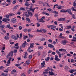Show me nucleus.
<instances>
[{"label":"nucleus","mask_w":76,"mask_h":76,"mask_svg":"<svg viewBox=\"0 0 76 76\" xmlns=\"http://www.w3.org/2000/svg\"><path fill=\"white\" fill-rule=\"evenodd\" d=\"M13 51H11L9 53V54L7 56V58H9L10 56V57H12V56H13Z\"/></svg>","instance_id":"1"},{"label":"nucleus","mask_w":76,"mask_h":76,"mask_svg":"<svg viewBox=\"0 0 76 76\" xmlns=\"http://www.w3.org/2000/svg\"><path fill=\"white\" fill-rule=\"evenodd\" d=\"M2 21L3 22H6L7 23H9L7 21H9V22L10 21V19L9 18H4L2 20Z\"/></svg>","instance_id":"2"},{"label":"nucleus","mask_w":76,"mask_h":76,"mask_svg":"<svg viewBox=\"0 0 76 76\" xmlns=\"http://www.w3.org/2000/svg\"><path fill=\"white\" fill-rule=\"evenodd\" d=\"M66 12H68L69 15H72V10L70 9H67L66 11Z\"/></svg>","instance_id":"3"},{"label":"nucleus","mask_w":76,"mask_h":76,"mask_svg":"<svg viewBox=\"0 0 76 76\" xmlns=\"http://www.w3.org/2000/svg\"><path fill=\"white\" fill-rule=\"evenodd\" d=\"M28 44V43L26 42V41H24V42L23 43L21 47H23V48H25V46H26V45Z\"/></svg>","instance_id":"4"},{"label":"nucleus","mask_w":76,"mask_h":76,"mask_svg":"<svg viewBox=\"0 0 76 76\" xmlns=\"http://www.w3.org/2000/svg\"><path fill=\"white\" fill-rule=\"evenodd\" d=\"M55 60L57 61H59L60 60V59L58 58V56L57 55H55Z\"/></svg>","instance_id":"5"},{"label":"nucleus","mask_w":76,"mask_h":76,"mask_svg":"<svg viewBox=\"0 0 76 76\" xmlns=\"http://www.w3.org/2000/svg\"><path fill=\"white\" fill-rule=\"evenodd\" d=\"M66 20V19L64 18H58V21H64Z\"/></svg>","instance_id":"6"},{"label":"nucleus","mask_w":76,"mask_h":76,"mask_svg":"<svg viewBox=\"0 0 76 76\" xmlns=\"http://www.w3.org/2000/svg\"><path fill=\"white\" fill-rule=\"evenodd\" d=\"M11 59H13V58H11V57H10L9 58V60H8V61H7V64H10V61H11Z\"/></svg>","instance_id":"7"},{"label":"nucleus","mask_w":76,"mask_h":76,"mask_svg":"<svg viewBox=\"0 0 76 76\" xmlns=\"http://www.w3.org/2000/svg\"><path fill=\"white\" fill-rule=\"evenodd\" d=\"M27 56H28V53L27 52H25V55L23 56L24 58H27Z\"/></svg>","instance_id":"8"},{"label":"nucleus","mask_w":76,"mask_h":76,"mask_svg":"<svg viewBox=\"0 0 76 76\" xmlns=\"http://www.w3.org/2000/svg\"><path fill=\"white\" fill-rule=\"evenodd\" d=\"M48 73H49L50 75H51V76H53V75H55V74L53 73V72H51L50 71H49Z\"/></svg>","instance_id":"9"},{"label":"nucleus","mask_w":76,"mask_h":76,"mask_svg":"<svg viewBox=\"0 0 76 76\" xmlns=\"http://www.w3.org/2000/svg\"><path fill=\"white\" fill-rule=\"evenodd\" d=\"M11 21L12 23H15L16 21V20L15 18H13L11 20Z\"/></svg>","instance_id":"10"},{"label":"nucleus","mask_w":76,"mask_h":76,"mask_svg":"<svg viewBox=\"0 0 76 76\" xmlns=\"http://www.w3.org/2000/svg\"><path fill=\"white\" fill-rule=\"evenodd\" d=\"M74 72H76V69H71L70 71H69L71 73H73Z\"/></svg>","instance_id":"11"},{"label":"nucleus","mask_w":76,"mask_h":76,"mask_svg":"<svg viewBox=\"0 0 76 76\" xmlns=\"http://www.w3.org/2000/svg\"><path fill=\"white\" fill-rule=\"evenodd\" d=\"M18 5L15 6L14 8L12 10L13 11H15L17 9V8H18Z\"/></svg>","instance_id":"12"},{"label":"nucleus","mask_w":76,"mask_h":76,"mask_svg":"<svg viewBox=\"0 0 76 76\" xmlns=\"http://www.w3.org/2000/svg\"><path fill=\"white\" fill-rule=\"evenodd\" d=\"M66 40H64L62 42V44L63 45H66Z\"/></svg>","instance_id":"13"},{"label":"nucleus","mask_w":76,"mask_h":76,"mask_svg":"<svg viewBox=\"0 0 76 76\" xmlns=\"http://www.w3.org/2000/svg\"><path fill=\"white\" fill-rule=\"evenodd\" d=\"M48 47H50V48H54V45L51 44H49L48 45Z\"/></svg>","instance_id":"14"},{"label":"nucleus","mask_w":76,"mask_h":76,"mask_svg":"<svg viewBox=\"0 0 76 76\" xmlns=\"http://www.w3.org/2000/svg\"><path fill=\"white\" fill-rule=\"evenodd\" d=\"M30 63L31 61H30L28 60L26 61V63L28 65H29V64H30Z\"/></svg>","instance_id":"15"},{"label":"nucleus","mask_w":76,"mask_h":76,"mask_svg":"<svg viewBox=\"0 0 76 76\" xmlns=\"http://www.w3.org/2000/svg\"><path fill=\"white\" fill-rule=\"evenodd\" d=\"M34 16L36 18H37V20H38V14H36Z\"/></svg>","instance_id":"16"},{"label":"nucleus","mask_w":76,"mask_h":76,"mask_svg":"<svg viewBox=\"0 0 76 76\" xmlns=\"http://www.w3.org/2000/svg\"><path fill=\"white\" fill-rule=\"evenodd\" d=\"M61 7H62V6H58V7H56V8L57 9H61Z\"/></svg>","instance_id":"17"},{"label":"nucleus","mask_w":76,"mask_h":76,"mask_svg":"<svg viewBox=\"0 0 76 76\" xmlns=\"http://www.w3.org/2000/svg\"><path fill=\"white\" fill-rule=\"evenodd\" d=\"M29 37L30 38H33L34 37V36L32 34L31 35V34H28Z\"/></svg>","instance_id":"18"},{"label":"nucleus","mask_w":76,"mask_h":76,"mask_svg":"<svg viewBox=\"0 0 76 76\" xmlns=\"http://www.w3.org/2000/svg\"><path fill=\"white\" fill-rule=\"evenodd\" d=\"M69 69V66H65L64 67V69L65 70H68V69Z\"/></svg>","instance_id":"19"},{"label":"nucleus","mask_w":76,"mask_h":76,"mask_svg":"<svg viewBox=\"0 0 76 76\" xmlns=\"http://www.w3.org/2000/svg\"><path fill=\"white\" fill-rule=\"evenodd\" d=\"M71 10L72 11H73L74 12H76V10L74 8V7H73L72 8H71Z\"/></svg>","instance_id":"20"},{"label":"nucleus","mask_w":76,"mask_h":76,"mask_svg":"<svg viewBox=\"0 0 76 76\" xmlns=\"http://www.w3.org/2000/svg\"><path fill=\"white\" fill-rule=\"evenodd\" d=\"M44 47L42 46H40L38 48L39 50H42V49H43Z\"/></svg>","instance_id":"21"},{"label":"nucleus","mask_w":76,"mask_h":76,"mask_svg":"<svg viewBox=\"0 0 76 76\" xmlns=\"http://www.w3.org/2000/svg\"><path fill=\"white\" fill-rule=\"evenodd\" d=\"M31 72H32V68H30L29 69L28 73H29V74H30Z\"/></svg>","instance_id":"22"},{"label":"nucleus","mask_w":76,"mask_h":76,"mask_svg":"<svg viewBox=\"0 0 76 76\" xmlns=\"http://www.w3.org/2000/svg\"><path fill=\"white\" fill-rule=\"evenodd\" d=\"M5 39L6 40H7V39H9V37L7 36H6L4 37Z\"/></svg>","instance_id":"23"},{"label":"nucleus","mask_w":76,"mask_h":76,"mask_svg":"<svg viewBox=\"0 0 76 76\" xmlns=\"http://www.w3.org/2000/svg\"><path fill=\"white\" fill-rule=\"evenodd\" d=\"M45 19V17L43 16V17H42L41 19H40L39 20H41L42 21H43V19Z\"/></svg>","instance_id":"24"},{"label":"nucleus","mask_w":76,"mask_h":76,"mask_svg":"<svg viewBox=\"0 0 76 76\" xmlns=\"http://www.w3.org/2000/svg\"><path fill=\"white\" fill-rule=\"evenodd\" d=\"M61 12H64V13H66V11L65 10H62L60 11Z\"/></svg>","instance_id":"25"},{"label":"nucleus","mask_w":76,"mask_h":76,"mask_svg":"<svg viewBox=\"0 0 76 76\" xmlns=\"http://www.w3.org/2000/svg\"><path fill=\"white\" fill-rule=\"evenodd\" d=\"M20 53L21 52V51H22V52H23V50H22V46H20Z\"/></svg>","instance_id":"26"},{"label":"nucleus","mask_w":76,"mask_h":76,"mask_svg":"<svg viewBox=\"0 0 76 76\" xmlns=\"http://www.w3.org/2000/svg\"><path fill=\"white\" fill-rule=\"evenodd\" d=\"M28 52H29V53H31V48L30 47H29L28 50Z\"/></svg>","instance_id":"27"},{"label":"nucleus","mask_w":76,"mask_h":76,"mask_svg":"<svg viewBox=\"0 0 76 76\" xmlns=\"http://www.w3.org/2000/svg\"><path fill=\"white\" fill-rule=\"evenodd\" d=\"M76 2H75V1H74V3H73V6L74 7H74V8H75V9H76Z\"/></svg>","instance_id":"28"},{"label":"nucleus","mask_w":76,"mask_h":76,"mask_svg":"<svg viewBox=\"0 0 76 76\" xmlns=\"http://www.w3.org/2000/svg\"><path fill=\"white\" fill-rule=\"evenodd\" d=\"M66 27L67 28V29H70L72 28V26H67Z\"/></svg>","instance_id":"29"},{"label":"nucleus","mask_w":76,"mask_h":76,"mask_svg":"<svg viewBox=\"0 0 76 76\" xmlns=\"http://www.w3.org/2000/svg\"><path fill=\"white\" fill-rule=\"evenodd\" d=\"M28 14H29V15H30V16L31 17L32 16V15L33 14H32V12H28Z\"/></svg>","instance_id":"30"},{"label":"nucleus","mask_w":76,"mask_h":76,"mask_svg":"<svg viewBox=\"0 0 76 76\" xmlns=\"http://www.w3.org/2000/svg\"><path fill=\"white\" fill-rule=\"evenodd\" d=\"M50 60V57H48L47 58L45 59V60L46 61H48V60Z\"/></svg>","instance_id":"31"},{"label":"nucleus","mask_w":76,"mask_h":76,"mask_svg":"<svg viewBox=\"0 0 76 76\" xmlns=\"http://www.w3.org/2000/svg\"><path fill=\"white\" fill-rule=\"evenodd\" d=\"M25 5L26 6H29L30 5H31V4H29L26 3L25 4Z\"/></svg>","instance_id":"32"},{"label":"nucleus","mask_w":76,"mask_h":76,"mask_svg":"<svg viewBox=\"0 0 76 76\" xmlns=\"http://www.w3.org/2000/svg\"><path fill=\"white\" fill-rule=\"evenodd\" d=\"M53 13H54L55 14H58V13L56 11H54L53 12Z\"/></svg>","instance_id":"33"},{"label":"nucleus","mask_w":76,"mask_h":76,"mask_svg":"<svg viewBox=\"0 0 76 76\" xmlns=\"http://www.w3.org/2000/svg\"><path fill=\"white\" fill-rule=\"evenodd\" d=\"M72 16L73 19H76V17H75V14H72Z\"/></svg>","instance_id":"34"},{"label":"nucleus","mask_w":76,"mask_h":76,"mask_svg":"<svg viewBox=\"0 0 76 76\" xmlns=\"http://www.w3.org/2000/svg\"><path fill=\"white\" fill-rule=\"evenodd\" d=\"M7 2H9L8 4H10V2H12V1H11V0H7Z\"/></svg>","instance_id":"35"},{"label":"nucleus","mask_w":76,"mask_h":76,"mask_svg":"<svg viewBox=\"0 0 76 76\" xmlns=\"http://www.w3.org/2000/svg\"><path fill=\"white\" fill-rule=\"evenodd\" d=\"M47 27H48V28H52V25H48L47 26Z\"/></svg>","instance_id":"36"},{"label":"nucleus","mask_w":76,"mask_h":76,"mask_svg":"<svg viewBox=\"0 0 76 76\" xmlns=\"http://www.w3.org/2000/svg\"><path fill=\"white\" fill-rule=\"evenodd\" d=\"M41 67H45V64H41Z\"/></svg>","instance_id":"37"},{"label":"nucleus","mask_w":76,"mask_h":76,"mask_svg":"<svg viewBox=\"0 0 76 76\" xmlns=\"http://www.w3.org/2000/svg\"><path fill=\"white\" fill-rule=\"evenodd\" d=\"M16 3V0H14L13 2L12 3L13 4H15Z\"/></svg>","instance_id":"38"},{"label":"nucleus","mask_w":76,"mask_h":76,"mask_svg":"<svg viewBox=\"0 0 76 76\" xmlns=\"http://www.w3.org/2000/svg\"><path fill=\"white\" fill-rule=\"evenodd\" d=\"M2 75H4V76H7V73L4 74L3 73L2 74Z\"/></svg>","instance_id":"39"},{"label":"nucleus","mask_w":76,"mask_h":76,"mask_svg":"<svg viewBox=\"0 0 76 76\" xmlns=\"http://www.w3.org/2000/svg\"><path fill=\"white\" fill-rule=\"evenodd\" d=\"M14 48L15 49H19V46H14Z\"/></svg>","instance_id":"40"},{"label":"nucleus","mask_w":76,"mask_h":76,"mask_svg":"<svg viewBox=\"0 0 76 76\" xmlns=\"http://www.w3.org/2000/svg\"><path fill=\"white\" fill-rule=\"evenodd\" d=\"M4 27H5V26H4V25H3V26H2L0 27V29H3V28H4Z\"/></svg>","instance_id":"41"},{"label":"nucleus","mask_w":76,"mask_h":76,"mask_svg":"<svg viewBox=\"0 0 76 76\" xmlns=\"http://www.w3.org/2000/svg\"><path fill=\"white\" fill-rule=\"evenodd\" d=\"M66 56L68 57H72V56L70 54H69V53L67 54H66Z\"/></svg>","instance_id":"42"},{"label":"nucleus","mask_w":76,"mask_h":76,"mask_svg":"<svg viewBox=\"0 0 76 76\" xmlns=\"http://www.w3.org/2000/svg\"><path fill=\"white\" fill-rule=\"evenodd\" d=\"M42 31L44 32V33H45V32H47V30L45 29H42Z\"/></svg>","instance_id":"43"},{"label":"nucleus","mask_w":76,"mask_h":76,"mask_svg":"<svg viewBox=\"0 0 76 76\" xmlns=\"http://www.w3.org/2000/svg\"><path fill=\"white\" fill-rule=\"evenodd\" d=\"M20 10H25V9L24 8L21 7L20 8Z\"/></svg>","instance_id":"44"},{"label":"nucleus","mask_w":76,"mask_h":76,"mask_svg":"<svg viewBox=\"0 0 76 76\" xmlns=\"http://www.w3.org/2000/svg\"><path fill=\"white\" fill-rule=\"evenodd\" d=\"M45 38H42V39H40L41 41H45Z\"/></svg>","instance_id":"45"},{"label":"nucleus","mask_w":76,"mask_h":76,"mask_svg":"<svg viewBox=\"0 0 76 76\" xmlns=\"http://www.w3.org/2000/svg\"><path fill=\"white\" fill-rule=\"evenodd\" d=\"M26 19L28 22H30V20H31L29 18H26Z\"/></svg>","instance_id":"46"},{"label":"nucleus","mask_w":76,"mask_h":76,"mask_svg":"<svg viewBox=\"0 0 76 76\" xmlns=\"http://www.w3.org/2000/svg\"><path fill=\"white\" fill-rule=\"evenodd\" d=\"M59 38H61L62 39H64V38H65L64 37V36H61V37H59Z\"/></svg>","instance_id":"47"},{"label":"nucleus","mask_w":76,"mask_h":76,"mask_svg":"<svg viewBox=\"0 0 76 76\" xmlns=\"http://www.w3.org/2000/svg\"><path fill=\"white\" fill-rule=\"evenodd\" d=\"M20 64H16L15 65V66H16L17 67H18V66H19Z\"/></svg>","instance_id":"48"},{"label":"nucleus","mask_w":76,"mask_h":76,"mask_svg":"<svg viewBox=\"0 0 76 76\" xmlns=\"http://www.w3.org/2000/svg\"><path fill=\"white\" fill-rule=\"evenodd\" d=\"M34 47V46L32 45L31 44L29 47H30V48H33Z\"/></svg>","instance_id":"49"},{"label":"nucleus","mask_w":76,"mask_h":76,"mask_svg":"<svg viewBox=\"0 0 76 76\" xmlns=\"http://www.w3.org/2000/svg\"><path fill=\"white\" fill-rule=\"evenodd\" d=\"M28 38V36H25L23 37V39H26V38Z\"/></svg>","instance_id":"50"},{"label":"nucleus","mask_w":76,"mask_h":76,"mask_svg":"<svg viewBox=\"0 0 76 76\" xmlns=\"http://www.w3.org/2000/svg\"><path fill=\"white\" fill-rule=\"evenodd\" d=\"M10 26V24L7 25V27L8 28H9Z\"/></svg>","instance_id":"51"},{"label":"nucleus","mask_w":76,"mask_h":76,"mask_svg":"<svg viewBox=\"0 0 76 76\" xmlns=\"http://www.w3.org/2000/svg\"><path fill=\"white\" fill-rule=\"evenodd\" d=\"M25 15L26 17H29V15L27 14H25Z\"/></svg>","instance_id":"52"},{"label":"nucleus","mask_w":76,"mask_h":76,"mask_svg":"<svg viewBox=\"0 0 76 76\" xmlns=\"http://www.w3.org/2000/svg\"><path fill=\"white\" fill-rule=\"evenodd\" d=\"M10 16H9V15H5V17L7 18H9Z\"/></svg>","instance_id":"53"},{"label":"nucleus","mask_w":76,"mask_h":76,"mask_svg":"<svg viewBox=\"0 0 76 76\" xmlns=\"http://www.w3.org/2000/svg\"><path fill=\"white\" fill-rule=\"evenodd\" d=\"M29 58L31 59L32 58V56L31 55H29V56L28 57Z\"/></svg>","instance_id":"54"},{"label":"nucleus","mask_w":76,"mask_h":76,"mask_svg":"<svg viewBox=\"0 0 76 76\" xmlns=\"http://www.w3.org/2000/svg\"><path fill=\"white\" fill-rule=\"evenodd\" d=\"M18 51V50H17L15 49L14 50V53H17Z\"/></svg>","instance_id":"55"},{"label":"nucleus","mask_w":76,"mask_h":76,"mask_svg":"<svg viewBox=\"0 0 76 76\" xmlns=\"http://www.w3.org/2000/svg\"><path fill=\"white\" fill-rule=\"evenodd\" d=\"M56 53H57V54H60V52H59V51H58V50H56Z\"/></svg>","instance_id":"56"},{"label":"nucleus","mask_w":76,"mask_h":76,"mask_svg":"<svg viewBox=\"0 0 76 76\" xmlns=\"http://www.w3.org/2000/svg\"><path fill=\"white\" fill-rule=\"evenodd\" d=\"M19 30H21L22 29V27L21 26H20L19 27Z\"/></svg>","instance_id":"57"},{"label":"nucleus","mask_w":76,"mask_h":76,"mask_svg":"<svg viewBox=\"0 0 76 76\" xmlns=\"http://www.w3.org/2000/svg\"><path fill=\"white\" fill-rule=\"evenodd\" d=\"M41 64H45V61H43L42 63H41Z\"/></svg>","instance_id":"58"},{"label":"nucleus","mask_w":76,"mask_h":76,"mask_svg":"<svg viewBox=\"0 0 76 76\" xmlns=\"http://www.w3.org/2000/svg\"><path fill=\"white\" fill-rule=\"evenodd\" d=\"M59 31H63V29H61V28H60L59 29Z\"/></svg>","instance_id":"59"},{"label":"nucleus","mask_w":76,"mask_h":76,"mask_svg":"<svg viewBox=\"0 0 76 76\" xmlns=\"http://www.w3.org/2000/svg\"><path fill=\"white\" fill-rule=\"evenodd\" d=\"M17 59L18 60H21L22 59L21 58H20V57H19L17 58Z\"/></svg>","instance_id":"60"},{"label":"nucleus","mask_w":76,"mask_h":76,"mask_svg":"<svg viewBox=\"0 0 76 76\" xmlns=\"http://www.w3.org/2000/svg\"><path fill=\"white\" fill-rule=\"evenodd\" d=\"M15 36H14V35H12V36H11V38H12V39H14V38H15Z\"/></svg>","instance_id":"61"},{"label":"nucleus","mask_w":76,"mask_h":76,"mask_svg":"<svg viewBox=\"0 0 76 76\" xmlns=\"http://www.w3.org/2000/svg\"><path fill=\"white\" fill-rule=\"evenodd\" d=\"M14 39H15V40L18 39V37H17L16 36H15Z\"/></svg>","instance_id":"62"},{"label":"nucleus","mask_w":76,"mask_h":76,"mask_svg":"<svg viewBox=\"0 0 76 76\" xmlns=\"http://www.w3.org/2000/svg\"><path fill=\"white\" fill-rule=\"evenodd\" d=\"M15 46H18V43H17L15 45Z\"/></svg>","instance_id":"63"},{"label":"nucleus","mask_w":76,"mask_h":76,"mask_svg":"<svg viewBox=\"0 0 76 76\" xmlns=\"http://www.w3.org/2000/svg\"><path fill=\"white\" fill-rule=\"evenodd\" d=\"M21 76H26V75H25L24 73H23L21 74Z\"/></svg>","instance_id":"64"}]
</instances>
